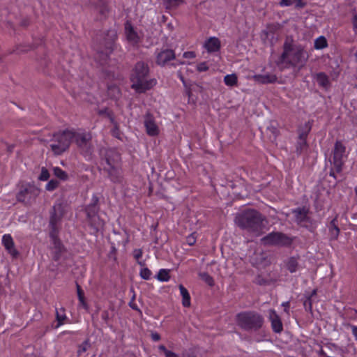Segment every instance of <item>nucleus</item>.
<instances>
[{"instance_id":"obj_37","label":"nucleus","mask_w":357,"mask_h":357,"mask_svg":"<svg viewBox=\"0 0 357 357\" xmlns=\"http://www.w3.org/2000/svg\"><path fill=\"white\" fill-rule=\"evenodd\" d=\"M59 183L56 180H51L46 185L45 189L48 191H52L59 186Z\"/></svg>"},{"instance_id":"obj_35","label":"nucleus","mask_w":357,"mask_h":357,"mask_svg":"<svg viewBox=\"0 0 357 357\" xmlns=\"http://www.w3.org/2000/svg\"><path fill=\"white\" fill-rule=\"evenodd\" d=\"M157 278L160 281H168L169 279V271L161 269L157 275Z\"/></svg>"},{"instance_id":"obj_53","label":"nucleus","mask_w":357,"mask_h":357,"mask_svg":"<svg viewBox=\"0 0 357 357\" xmlns=\"http://www.w3.org/2000/svg\"><path fill=\"white\" fill-rule=\"evenodd\" d=\"M165 355V357H178V356L176 353L169 350L167 352H166Z\"/></svg>"},{"instance_id":"obj_29","label":"nucleus","mask_w":357,"mask_h":357,"mask_svg":"<svg viewBox=\"0 0 357 357\" xmlns=\"http://www.w3.org/2000/svg\"><path fill=\"white\" fill-rule=\"evenodd\" d=\"M316 80H317V83L323 87L326 88L329 86L330 82H329L328 78L323 73H318L316 75Z\"/></svg>"},{"instance_id":"obj_49","label":"nucleus","mask_w":357,"mask_h":357,"mask_svg":"<svg viewBox=\"0 0 357 357\" xmlns=\"http://www.w3.org/2000/svg\"><path fill=\"white\" fill-rule=\"evenodd\" d=\"M183 57L187 59H193L195 57V54L194 52H186L183 53Z\"/></svg>"},{"instance_id":"obj_38","label":"nucleus","mask_w":357,"mask_h":357,"mask_svg":"<svg viewBox=\"0 0 357 357\" xmlns=\"http://www.w3.org/2000/svg\"><path fill=\"white\" fill-rule=\"evenodd\" d=\"M56 319L57 321V324L56 325L55 328H58L60 326H61L63 324V321L66 319V317L65 314H60L59 312L56 311Z\"/></svg>"},{"instance_id":"obj_32","label":"nucleus","mask_w":357,"mask_h":357,"mask_svg":"<svg viewBox=\"0 0 357 357\" xmlns=\"http://www.w3.org/2000/svg\"><path fill=\"white\" fill-rule=\"evenodd\" d=\"M224 81L226 85L233 86L237 84V77L235 74L227 75L225 77Z\"/></svg>"},{"instance_id":"obj_9","label":"nucleus","mask_w":357,"mask_h":357,"mask_svg":"<svg viewBox=\"0 0 357 357\" xmlns=\"http://www.w3.org/2000/svg\"><path fill=\"white\" fill-rule=\"evenodd\" d=\"M346 147L343 144L337 141L334 146L333 151L332 164L335 167L336 172H340L344 163V158L345 157Z\"/></svg>"},{"instance_id":"obj_63","label":"nucleus","mask_w":357,"mask_h":357,"mask_svg":"<svg viewBox=\"0 0 357 357\" xmlns=\"http://www.w3.org/2000/svg\"><path fill=\"white\" fill-rule=\"evenodd\" d=\"M168 27L172 30L173 29V26H172L171 24H168Z\"/></svg>"},{"instance_id":"obj_5","label":"nucleus","mask_w":357,"mask_h":357,"mask_svg":"<svg viewBox=\"0 0 357 357\" xmlns=\"http://www.w3.org/2000/svg\"><path fill=\"white\" fill-rule=\"evenodd\" d=\"M236 321L238 325L245 330H256L262 326L263 318L258 313L249 311L238 314Z\"/></svg>"},{"instance_id":"obj_58","label":"nucleus","mask_w":357,"mask_h":357,"mask_svg":"<svg viewBox=\"0 0 357 357\" xmlns=\"http://www.w3.org/2000/svg\"><path fill=\"white\" fill-rule=\"evenodd\" d=\"M335 167L333 166V167L331 169V170L330 172V176L335 177Z\"/></svg>"},{"instance_id":"obj_13","label":"nucleus","mask_w":357,"mask_h":357,"mask_svg":"<svg viewBox=\"0 0 357 357\" xmlns=\"http://www.w3.org/2000/svg\"><path fill=\"white\" fill-rule=\"evenodd\" d=\"M144 123L146 133L149 136H157L159 135V127L156 124L153 116L151 114L148 113L146 114Z\"/></svg>"},{"instance_id":"obj_10","label":"nucleus","mask_w":357,"mask_h":357,"mask_svg":"<svg viewBox=\"0 0 357 357\" xmlns=\"http://www.w3.org/2000/svg\"><path fill=\"white\" fill-rule=\"evenodd\" d=\"M73 135V139L77 146L83 151H89L91 149V140L92 139L91 134L86 132H75L72 130Z\"/></svg>"},{"instance_id":"obj_31","label":"nucleus","mask_w":357,"mask_h":357,"mask_svg":"<svg viewBox=\"0 0 357 357\" xmlns=\"http://www.w3.org/2000/svg\"><path fill=\"white\" fill-rule=\"evenodd\" d=\"M165 8L167 9L174 8L178 6L183 0H162Z\"/></svg>"},{"instance_id":"obj_45","label":"nucleus","mask_w":357,"mask_h":357,"mask_svg":"<svg viewBox=\"0 0 357 357\" xmlns=\"http://www.w3.org/2000/svg\"><path fill=\"white\" fill-rule=\"evenodd\" d=\"M186 241H187V243L189 245H193L195 242H196V236H195V233H192L190 235H189L187 238H186Z\"/></svg>"},{"instance_id":"obj_43","label":"nucleus","mask_w":357,"mask_h":357,"mask_svg":"<svg viewBox=\"0 0 357 357\" xmlns=\"http://www.w3.org/2000/svg\"><path fill=\"white\" fill-rule=\"evenodd\" d=\"M151 274V271L147 268H144L140 271L141 277L145 280L149 279Z\"/></svg>"},{"instance_id":"obj_22","label":"nucleus","mask_w":357,"mask_h":357,"mask_svg":"<svg viewBox=\"0 0 357 357\" xmlns=\"http://www.w3.org/2000/svg\"><path fill=\"white\" fill-rule=\"evenodd\" d=\"M90 225L96 231H99L104 226V221L101 220L99 216L93 215V217L88 218Z\"/></svg>"},{"instance_id":"obj_50","label":"nucleus","mask_w":357,"mask_h":357,"mask_svg":"<svg viewBox=\"0 0 357 357\" xmlns=\"http://www.w3.org/2000/svg\"><path fill=\"white\" fill-rule=\"evenodd\" d=\"M151 335L153 341L156 342L160 340V335L158 333L152 332Z\"/></svg>"},{"instance_id":"obj_11","label":"nucleus","mask_w":357,"mask_h":357,"mask_svg":"<svg viewBox=\"0 0 357 357\" xmlns=\"http://www.w3.org/2000/svg\"><path fill=\"white\" fill-rule=\"evenodd\" d=\"M50 225L51 227L50 232H58L56 227L57 223L61 220L63 215V207L61 204H55L51 212Z\"/></svg>"},{"instance_id":"obj_14","label":"nucleus","mask_w":357,"mask_h":357,"mask_svg":"<svg viewBox=\"0 0 357 357\" xmlns=\"http://www.w3.org/2000/svg\"><path fill=\"white\" fill-rule=\"evenodd\" d=\"M56 234L55 232H50V237L53 241V258L55 261L59 260L61 255L66 252V248L62 245L61 242L56 237Z\"/></svg>"},{"instance_id":"obj_56","label":"nucleus","mask_w":357,"mask_h":357,"mask_svg":"<svg viewBox=\"0 0 357 357\" xmlns=\"http://www.w3.org/2000/svg\"><path fill=\"white\" fill-rule=\"evenodd\" d=\"M158 349H159L160 351H163L165 354H166V352H167V351H169V350H167V349H166V347H165L164 345H162H162H160V346H159V347H158Z\"/></svg>"},{"instance_id":"obj_18","label":"nucleus","mask_w":357,"mask_h":357,"mask_svg":"<svg viewBox=\"0 0 357 357\" xmlns=\"http://www.w3.org/2000/svg\"><path fill=\"white\" fill-rule=\"evenodd\" d=\"M269 319L271 322L272 328L276 333H280L282 330V324L278 315L273 310L268 311Z\"/></svg>"},{"instance_id":"obj_16","label":"nucleus","mask_w":357,"mask_h":357,"mask_svg":"<svg viewBox=\"0 0 357 357\" xmlns=\"http://www.w3.org/2000/svg\"><path fill=\"white\" fill-rule=\"evenodd\" d=\"M2 243L8 252L13 257H17L19 252L15 248L14 241L10 234H5L2 238Z\"/></svg>"},{"instance_id":"obj_27","label":"nucleus","mask_w":357,"mask_h":357,"mask_svg":"<svg viewBox=\"0 0 357 357\" xmlns=\"http://www.w3.org/2000/svg\"><path fill=\"white\" fill-rule=\"evenodd\" d=\"M286 267L291 272L294 273L298 267V263L295 257H290L286 261Z\"/></svg>"},{"instance_id":"obj_24","label":"nucleus","mask_w":357,"mask_h":357,"mask_svg":"<svg viewBox=\"0 0 357 357\" xmlns=\"http://www.w3.org/2000/svg\"><path fill=\"white\" fill-rule=\"evenodd\" d=\"M340 234V229L336 225V218L332 220L330 223L329 227V235L331 240H335L337 238Z\"/></svg>"},{"instance_id":"obj_59","label":"nucleus","mask_w":357,"mask_h":357,"mask_svg":"<svg viewBox=\"0 0 357 357\" xmlns=\"http://www.w3.org/2000/svg\"><path fill=\"white\" fill-rule=\"evenodd\" d=\"M354 27L357 29V15H355V17L354 18Z\"/></svg>"},{"instance_id":"obj_28","label":"nucleus","mask_w":357,"mask_h":357,"mask_svg":"<svg viewBox=\"0 0 357 357\" xmlns=\"http://www.w3.org/2000/svg\"><path fill=\"white\" fill-rule=\"evenodd\" d=\"M107 38L105 41V45L107 49L110 50L112 49V45L116 38V33L114 30H110L107 32Z\"/></svg>"},{"instance_id":"obj_25","label":"nucleus","mask_w":357,"mask_h":357,"mask_svg":"<svg viewBox=\"0 0 357 357\" xmlns=\"http://www.w3.org/2000/svg\"><path fill=\"white\" fill-rule=\"evenodd\" d=\"M179 289L183 297V305L184 307H189L190 305V296L188 290L182 284L179 285Z\"/></svg>"},{"instance_id":"obj_42","label":"nucleus","mask_w":357,"mask_h":357,"mask_svg":"<svg viewBox=\"0 0 357 357\" xmlns=\"http://www.w3.org/2000/svg\"><path fill=\"white\" fill-rule=\"evenodd\" d=\"M77 291L79 301L82 303L83 305H85L84 292L79 284H77Z\"/></svg>"},{"instance_id":"obj_12","label":"nucleus","mask_w":357,"mask_h":357,"mask_svg":"<svg viewBox=\"0 0 357 357\" xmlns=\"http://www.w3.org/2000/svg\"><path fill=\"white\" fill-rule=\"evenodd\" d=\"M310 126L305 123L303 128L299 130L298 139L296 143V152L299 154L304 153L307 149L306 138L310 130Z\"/></svg>"},{"instance_id":"obj_23","label":"nucleus","mask_w":357,"mask_h":357,"mask_svg":"<svg viewBox=\"0 0 357 357\" xmlns=\"http://www.w3.org/2000/svg\"><path fill=\"white\" fill-rule=\"evenodd\" d=\"M98 202V197L93 196V204L89 205L86 208L87 218L93 217V215H97L98 207L97 203Z\"/></svg>"},{"instance_id":"obj_33","label":"nucleus","mask_w":357,"mask_h":357,"mask_svg":"<svg viewBox=\"0 0 357 357\" xmlns=\"http://www.w3.org/2000/svg\"><path fill=\"white\" fill-rule=\"evenodd\" d=\"M327 47L326 39L324 36L317 38L314 41V48L317 50L323 49Z\"/></svg>"},{"instance_id":"obj_4","label":"nucleus","mask_w":357,"mask_h":357,"mask_svg":"<svg viewBox=\"0 0 357 357\" xmlns=\"http://www.w3.org/2000/svg\"><path fill=\"white\" fill-rule=\"evenodd\" d=\"M149 68L144 62H138L131 75L132 88L138 93H142L153 87L156 81L148 79Z\"/></svg>"},{"instance_id":"obj_3","label":"nucleus","mask_w":357,"mask_h":357,"mask_svg":"<svg viewBox=\"0 0 357 357\" xmlns=\"http://www.w3.org/2000/svg\"><path fill=\"white\" fill-rule=\"evenodd\" d=\"M264 218L257 211L248 210L236 215V224L249 232L259 234V231L265 227Z\"/></svg>"},{"instance_id":"obj_39","label":"nucleus","mask_w":357,"mask_h":357,"mask_svg":"<svg viewBox=\"0 0 357 357\" xmlns=\"http://www.w3.org/2000/svg\"><path fill=\"white\" fill-rule=\"evenodd\" d=\"M50 178V173L48 170L45 167H42L41 172L39 176V179L40 181H47Z\"/></svg>"},{"instance_id":"obj_48","label":"nucleus","mask_w":357,"mask_h":357,"mask_svg":"<svg viewBox=\"0 0 357 357\" xmlns=\"http://www.w3.org/2000/svg\"><path fill=\"white\" fill-rule=\"evenodd\" d=\"M208 69V66L205 63H201L197 66V70L200 72L206 71Z\"/></svg>"},{"instance_id":"obj_62","label":"nucleus","mask_w":357,"mask_h":357,"mask_svg":"<svg viewBox=\"0 0 357 357\" xmlns=\"http://www.w3.org/2000/svg\"><path fill=\"white\" fill-rule=\"evenodd\" d=\"M115 252H116V249H115V248L112 247V250L111 254L115 253Z\"/></svg>"},{"instance_id":"obj_6","label":"nucleus","mask_w":357,"mask_h":357,"mask_svg":"<svg viewBox=\"0 0 357 357\" xmlns=\"http://www.w3.org/2000/svg\"><path fill=\"white\" fill-rule=\"evenodd\" d=\"M73 135L72 130H66L54 135L50 148L55 155H61L70 146Z\"/></svg>"},{"instance_id":"obj_55","label":"nucleus","mask_w":357,"mask_h":357,"mask_svg":"<svg viewBox=\"0 0 357 357\" xmlns=\"http://www.w3.org/2000/svg\"><path fill=\"white\" fill-rule=\"evenodd\" d=\"M282 305L284 307V311L288 313V312H289V302L283 303Z\"/></svg>"},{"instance_id":"obj_46","label":"nucleus","mask_w":357,"mask_h":357,"mask_svg":"<svg viewBox=\"0 0 357 357\" xmlns=\"http://www.w3.org/2000/svg\"><path fill=\"white\" fill-rule=\"evenodd\" d=\"M311 296L308 297L305 301H304V307L305 308V310H310L311 308H312V302H311V298H310Z\"/></svg>"},{"instance_id":"obj_54","label":"nucleus","mask_w":357,"mask_h":357,"mask_svg":"<svg viewBox=\"0 0 357 357\" xmlns=\"http://www.w3.org/2000/svg\"><path fill=\"white\" fill-rule=\"evenodd\" d=\"M294 2H296V7L302 8L305 5L302 0H294Z\"/></svg>"},{"instance_id":"obj_64","label":"nucleus","mask_w":357,"mask_h":357,"mask_svg":"<svg viewBox=\"0 0 357 357\" xmlns=\"http://www.w3.org/2000/svg\"><path fill=\"white\" fill-rule=\"evenodd\" d=\"M138 263H139L141 266H144V263H142V262H140V261H138Z\"/></svg>"},{"instance_id":"obj_30","label":"nucleus","mask_w":357,"mask_h":357,"mask_svg":"<svg viewBox=\"0 0 357 357\" xmlns=\"http://www.w3.org/2000/svg\"><path fill=\"white\" fill-rule=\"evenodd\" d=\"M54 175L62 181H66L68 178V174L61 168L56 167L53 168Z\"/></svg>"},{"instance_id":"obj_21","label":"nucleus","mask_w":357,"mask_h":357,"mask_svg":"<svg viewBox=\"0 0 357 357\" xmlns=\"http://www.w3.org/2000/svg\"><path fill=\"white\" fill-rule=\"evenodd\" d=\"M254 79L261 84H269L276 82L277 77L273 74L257 75L254 76Z\"/></svg>"},{"instance_id":"obj_2","label":"nucleus","mask_w":357,"mask_h":357,"mask_svg":"<svg viewBox=\"0 0 357 357\" xmlns=\"http://www.w3.org/2000/svg\"><path fill=\"white\" fill-rule=\"evenodd\" d=\"M101 157V165L111 180L114 182L121 181V171L119 169L120 155L114 150L107 148H101L100 149Z\"/></svg>"},{"instance_id":"obj_41","label":"nucleus","mask_w":357,"mask_h":357,"mask_svg":"<svg viewBox=\"0 0 357 357\" xmlns=\"http://www.w3.org/2000/svg\"><path fill=\"white\" fill-rule=\"evenodd\" d=\"M111 121L114 124V128L112 130V135L114 137L119 139L121 137V133H120L119 127L117 126V123L116 122H114L112 119H111Z\"/></svg>"},{"instance_id":"obj_60","label":"nucleus","mask_w":357,"mask_h":357,"mask_svg":"<svg viewBox=\"0 0 357 357\" xmlns=\"http://www.w3.org/2000/svg\"><path fill=\"white\" fill-rule=\"evenodd\" d=\"M107 317H108V314L107 312H104L103 314H102V318L105 319V320H107Z\"/></svg>"},{"instance_id":"obj_52","label":"nucleus","mask_w":357,"mask_h":357,"mask_svg":"<svg viewBox=\"0 0 357 357\" xmlns=\"http://www.w3.org/2000/svg\"><path fill=\"white\" fill-rule=\"evenodd\" d=\"M129 305L132 309L138 311L139 314H142V311L137 307V305L133 302V301L130 302Z\"/></svg>"},{"instance_id":"obj_61","label":"nucleus","mask_w":357,"mask_h":357,"mask_svg":"<svg viewBox=\"0 0 357 357\" xmlns=\"http://www.w3.org/2000/svg\"><path fill=\"white\" fill-rule=\"evenodd\" d=\"M317 293V290L316 289H314L313 291L312 292V294H311V296L315 295Z\"/></svg>"},{"instance_id":"obj_47","label":"nucleus","mask_w":357,"mask_h":357,"mask_svg":"<svg viewBox=\"0 0 357 357\" xmlns=\"http://www.w3.org/2000/svg\"><path fill=\"white\" fill-rule=\"evenodd\" d=\"M133 255H134V257L137 259V260H139V259L142 257V250L140 249H135L133 252Z\"/></svg>"},{"instance_id":"obj_36","label":"nucleus","mask_w":357,"mask_h":357,"mask_svg":"<svg viewBox=\"0 0 357 357\" xmlns=\"http://www.w3.org/2000/svg\"><path fill=\"white\" fill-rule=\"evenodd\" d=\"M267 130L273 135V139H275L278 135V129L276 123H271L269 126H268Z\"/></svg>"},{"instance_id":"obj_1","label":"nucleus","mask_w":357,"mask_h":357,"mask_svg":"<svg viewBox=\"0 0 357 357\" xmlns=\"http://www.w3.org/2000/svg\"><path fill=\"white\" fill-rule=\"evenodd\" d=\"M308 54L301 45H296L291 38L287 37L283 45V52L278 61L280 69L289 67H303L308 59Z\"/></svg>"},{"instance_id":"obj_34","label":"nucleus","mask_w":357,"mask_h":357,"mask_svg":"<svg viewBox=\"0 0 357 357\" xmlns=\"http://www.w3.org/2000/svg\"><path fill=\"white\" fill-rule=\"evenodd\" d=\"M199 278L204 280L206 284L209 286L212 287L214 285V281L211 276H210L207 273H199Z\"/></svg>"},{"instance_id":"obj_20","label":"nucleus","mask_w":357,"mask_h":357,"mask_svg":"<svg viewBox=\"0 0 357 357\" xmlns=\"http://www.w3.org/2000/svg\"><path fill=\"white\" fill-rule=\"evenodd\" d=\"M205 48L209 52H217L220 47V41L218 38L212 37L210 38L204 44Z\"/></svg>"},{"instance_id":"obj_57","label":"nucleus","mask_w":357,"mask_h":357,"mask_svg":"<svg viewBox=\"0 0 357 357\" xmlns=\"http://www.w3.org/2000/svg\"><path fill=\"white\" fill-rule=\"evenodd\" d=\"M352 331H353V333L354 335H355L356 340H357V327L356 326H354L352 328Z\"/></svg>"},{"instance_id":"obj_19","label":"nucleus","mask_w":357,"mask_h":357,"mask_svg":"<svg viewBox=\"0 0 357 357\" xmlns=\"http://www.w3.org/2000/svg\"><path fill=\"white\" fill-rule=\"evenodd\" d=\"M296 222L303 224L308 220V210L305 208H298L293 211Z\"/></svg>"},{"instance_id":"obj_15","label":"nucleus","mask_w":357,"mask_h":357,"mask_svg":"<svg viewBox=\"0 0 357 357\" xmlns=\"http://www.w3.org/2000/svg\"><path fill=\"white\" fill-rule=\"evenodd\" d=\"M125 33L127 40L132 44H137L140 40V36L135 31L130 22H127L125 24Z\"/></svg>"},{"instance_id":"obj_8","label":"nucleus","mask_w":357,"mask_h":357,"mask_svg":"<svg viewBox=\"0 0 357 357\" xmlns=\"http://www.w3.org/2000/svg\"><path fill=\"white\" fill-rule=\"evenodd\" d=\"M265 245L283 246L291 244V240L287 236L280 232H272L261 238Z\"/></svg>"},{"instance_id":"obj_44","label":"nucleus","mask_w":357,"mask_h":357,"mask_svg":"<svg viewBox=\"0 0 357 357\" xmlns=\"http://www.w3.org/2000/svg\"><path fill=\"white\" fill-rule=\"evenodd\" d=\"M90 347L89 342L87 341L84 342L83 344H82L78 349L77 353L79 355L82 354V353L85 352L89 347Z\"/></svg>"},{"instance_id":"obj_40","label":"nucleus","mask_w":357,"mask_h":357,"mask_svg":"<svg viewBox=\"0 0 357 357\" xmlns=\"http://www.w3.org/2000/svg\"><path fill=\"white\" fill-rule=\"evenodd\" d=\"M109 94L114 98H117L119 95V89L116 86H111L108 89Z\"/></svg>"},{"instance_id":"obj_51","label":"nucleus","mask_w":357,"mask_h":357,"mask_svg":"<svg viewBox=\"0 0 357 357\" xmlns=\"http://www.w3.org/2000/svg\"><path fill=\"white\" fill-rule=\"evenodd\" d=\"M294 3V0H281V6H291Z\"/></svg>"},{"instance_id":"obj_17","label":"nucleus","mask_w":357,"mask_h":357,"mask_svg":"<svg viewBox=\"0 0 357 357\" xmlns=\"http://www.w3.org/2000/svg\"><path fill=\"white\" fill-rule=\"evenodd\" d=\"M175 55L172 50H165L158 53L157 63L159 65H165L168 61L174 59Z\"/></svg>"},{"instance_id":"obj_26","label":"nucleus","mask_w":357,"mask_h":357,"mask_svg":"<svg viewBox=\"0 0 357 357\" xmlns=\"http://www.w3.org/2000/svg\"><path fill=\"white\" fill-rule=\"evenodd\" d=\"M276 282V279L271 278L262 275H258L255 279V282L259 285H269Z\"/></svg>"},{"instance_id":"obj_7","label":"nucleus","mask_w":357,"mask_h":357,"mask_svg":"<svg viewBox=\"0 0 357 357\" xmlns=\"http://www.w3.org/2000/svg\"><path fill=\"white\" fill-rule=\"evenodd\" d=\"M40 189L33 185L23 186L16 195L17 200L25 204L34 202L40 194Z\"/></svg>"}]
</instances>
